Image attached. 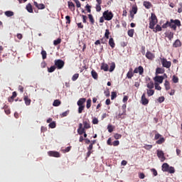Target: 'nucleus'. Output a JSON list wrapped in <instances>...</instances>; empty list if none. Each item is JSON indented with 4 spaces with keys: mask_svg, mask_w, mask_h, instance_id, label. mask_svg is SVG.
Listing matches in <instances>:
<instances>
[{
    "mask_svg": "<svg viewBox=\"0 0 182 182\" xmlns=\"http://www.w3.org/2000/svg\"><path fill=\"white\" fill-rule=\"evenodd\" d=\"M161 171H163L164 172H168L169 173L173 174L175 173V168H173V166H170L168 164L165 163L163 164V165L161 166Z\"/></svg>",
    "mask_w": 182,
    "mask_h": 182,
    "instance_id": "1",
    "label": "nucleus"
},
{
    "mask_svg": "<svg viewBox=\"0 0 182 182\" xmlns=\"http://www.w3.org/2000/svg\"><path fill=\"white\" fill-rule=\"evenodd\" d=\"M158 23V19L157 16L154 14H151V18H150V23L149 25V28L150 29H154L155 26Z\"/></svg>",
    "mask_w": 182,
    "mask_h": 182,
    "instance_id": "2",
    "label": "nucleus"
},
{
    "mask_svg": "<svg viewBox=\"0 0 182 182\" xmlns=\"http://www.w3.org/2000/svg\"><path fill=\"white\" fill-rule=\"evenodd\" d=\"M181 26V21L178 19H176V20L171 19V21H168V26L171 28H173V31H176V26L180 27Z\"/></svg>",
    "mask_w": 182,
    "mask_h": 182,
    "instance_id": "3",
    "label": "nucleus"
},
{
    "mask_svg": "<svg viewBox=\"0 0 182 182\" xmlns=\"http://www.w3.org/2000/svg\"><path fill=\"white\" fill-rule=\"evenodd\" d=\"M102 18H104L105 21H111L114 18V14L112 11L107 10L103 12Z\"/></svg>",
    "mask_w": 182,
    "mask_h": 182,
    "instance_id": "4",
    "label": "nucleus"
},
{
    "mask_svg": "<svg viewBox=\"0 0 182 182\" xmlns=\"http://www.w3.org/2000/svg\"><path fill=\"white\" fill-rule=\"evenodd\" d=\"M160 60H161V65H163L164 68L166 69H170L171 66V61H168L167 59H166L165 58H161Z\"/></svg>",
    "mask_w": 182,
    "mask_h": 182,
    "instance_id": "5",
    "label": "nucleus"
},
{
    "mask_svg": "<svg viewBox=\"0 0 182 182\" xmlns=\"http://www.w3.org/2000/svg\"><path fill=\"white\" fill-rule=\"evenodd\" d=\"M54 63H55V67H56L57 69H58V70L63 69L64 67V65H65V62L60 59L55 60Z\"/></svg>",
    "mask_w": 182,
    "mask_h": 182,
    "instance_id": "6",
    "label": "nucleus"
},
{
    "mask_svg": "<svg viewBox=\"0 0 182 182\" xmlns=\"http://www.w3.org/2000/svg\"><path fill=\"white\" fill-rule=\"evenodd\" d=\"M156 156H158V158L159 159V160H161V162H164L166 160L165 154L164 153L163 151L157 150Z\"/></svg>",
    "mask_w": 182,
    "mask_h": 182,
    "instance_id": "7",
    "label": "nucleus"
},
{
    "mask_svg": "<svg viewBox=\"0 0 182 182\" xmlns=\"http://www.w3.org/2000/svg\"><path fill=\"white\" fill-rule=\"evenodd\" d=\"M48 154L51 157L60 158V153L56 151H48Z\"/></svg>",
    "mask_w": 182,
    "mask_h": 182,
    "instance_id": "8",
    "label": "nucleus"
},
{
    "mask_svg": "<svg viewBox=\"0 0 182 182\" xmlns=\"http://www.w3.org/2000/svg\"><path fill=\"white\" fill-rule=\"evenodd\" d=\"M134 73L135 74H138L140 75H142L143 73H144V69L143 68L142 66H139L138 68H136L135 69H134Z\"/></svg>",
    "mask_w": 182,
    "mask_h": 182,
    "instance_id": "9",
    "label": "nucleus"
},
{
    "mask_svg": "<svg viewBox=\"0 0 182 182\" xmlns=\"http://www.w3.org/2000/svg\"><path fill=\"white\" fill-rule=\"evenodd\" d=\"M141 102L142 103L143 105H147L148 103H149V100H148L147 98H146V95L145 93H144L142 95V97H141Z\"/></svg>",
    "mask_w": 182,
    "mask_h": 182,
    "instance_id": "10",
    "label": "nucleus"
},
{
    "mask_svg": "<svg viewBox=\"0 0 182 182\" xmlns=\"http://www.w3.org/2000/svg\"><path fill=\"white\" fill-rule=\"evenodd\" d=\"M146 58L150 60H153L155 58V55L150 51H146Z\"/></svg>",
    "mask_w": 182,
    "mask_h": 182,
    "instance_id": "11",
    "label": "nucleus"
},
{
    "mask_svg": "<svg viewBox=\"0 0 182 182\" xmlns=\"http://www.w3.org/2000/svg\"><path fill=\"white\" fill-rule=\"evenodd\" d=\"M82 124L84 125V129H91V124L89 119L82 121Z\"/></svg>",
    "mask_w": 182,
    "mask_h": 182,
    "instance_id": "12",
    "label": "nucleus"
},
{
    "mask_svg": "<svg viewBox=\"0 0 182 182\" xmlns=\"http://www.w3.org/2000/svg\"><path fill=\"white\" fill-rule=\"evenodd\" d=\"M23 101L26 106H30L31 103V100L28 97V95H24Z\"/></svg>",
    "mask_w": 182,
    "mask_h": 182,
    "instance_id": "13",
    "label": "nucleus"
},
{
    "mask_svg": "<svg viewBox=\"0 0 182 182\" xmlns=\"http://www.w3.org/2000/svg\"><path fill=\"white\" fill-rule=\"evenodd\" d=\"M166 37L168 38L169 41H171V40L173 38V33L171 32L170 31H168L165 33Z\"/></svg>",
    "mask_w": 182,
    "mask_h": 182,
    "instance_id": "14",
    "label": "nucleus"
},
{
    "mask_svg": "<svg viewBox=\"0 0 182 182\" xmlns=\"http://www.w3.org/2000/svg\"><path fill=\"white\" fill-rule=\"evenodd\" d=\"M33 4L34 6H36V7L38 9V10H43L44 9H46V6L43 4H38L36 1H34Z\"/></svg>",
    "mask_w": 182,
    "mask_h": 182,
    "instance_id": "15",
    "label": "nucleus"
},
{
    "mask_svg": "<svg viewBox=\"0 0 182 182\" xmlns=\"http://www.w3.org/2000/svg\"><path fill=\"white\" fill-rule=\"evenodd\" d=\"M154 80H155V82H156L159 84H162L163 81H164V77L163 76H156L155 77H154Z\"/></svg>",
    "mask_w": 182,
    "mask_h": 182,
    "instance_id": "16",
    "label": "nucleus"
},
{
    "mask_svg": "<svg viewBox=\"0 0 182 182\" xmlns=\"http://www.w3.org/2000/svg\"><path fill=\"white\" fill-rule=\"evenodd\" d=\"M133 76H134V73L133 72V69L130 68L129 70L128 71L126 77L128 79L131 80L133 77Z\"/></svg>",
    "mask_w": 182,
    "mask_h": 182,
    "instance_id": "17",
    "label": "nucleus"
},
{
    "mask_svg": "<svg viewBox=\"0 0 182 182\" xmlns=\"http://www.w3.org/2000/svg\"><path fill=\"white\" fill-rule=\"evenodd\" d=\"M68 6L69 7V9L71 10L72 12H74L75 11V4L72 1H68Z\"/></svg>",
    "mask_w": 182,
    "mask_h": 182,
    "instance_id": "18",
    "label": "nucleus"
},
{
    "mask_svg": "<svg viewBox=\"0 0 182 182\" xmlns=\"http://www.w3.org/2000/svg\"><path fill=\"white\" fill-rule=\"evenodd\" d=\"M100 70L107 72L109 71V65L107 63H102V66L100 67Z\"/></svg>",
    "mask_w": 182,
    "mask_h": 182,
    "instance_id": "19",
    "label": "nucleus"
},
{
    "mask_svg": "<svg viewBox=\"0 0 182 182\" xmlns=\"http://www.w3.org/2000/svg\"><path fill=\"white\" fill-rule=\"evenodd\" d=\"M143 6H145L146 9H150L152 8V4H151L149 1H144Z\"/></svg>",
    "mask_w": 182,
    "mask_h": 182,
    "instance_id": "20",
    "label": "nucleus"
},
{
    "mask_svg": "<svg viewBox=\"0 0 182 182\" xmlns=\"http://www.w3.org/2000/svg\"><path fill=\"white\" fill-rule=\"evenodd\" d=\"M26 9L27 10V12H28L30 14H33V6H31V4L30 3H28V4L26 5Z\"/></svg>",
    "mask_w": 182,
    "mask_h": 182,
    "instance_id": "21",
    "label": "nucleus"
},
{
    "mask_svg": "<svg viewBox=\"0 0 182 182\" xmlns=\"http://www.w3.org/2000/svg\"><path fill=\"white\" fill-rule=\"evenodd\" d=\"M181 46V43L180 40H176V41H174L173 44V48H180Z\"/></svg>",
    "mask_w": 182,
    "mask_h": 182,
    "instance_id": "22",
    "label": "nucleus"
},
{
    "mask_svg": "<svg viewBox=\"0 0 182 182\" xmlns=\"http://www.w3.org/2000/svg\"><path fill=\"white\" fill-rule=\"evenodd\" d=\"M86 102V98H80L79 101H77V106H84V103Z\"/></svg>",
    "mask_w": 182,
    "mask_h": 182,
    "instance_id": "23",
    "label": "nucleus"
},
{
    "mask_svg": "<svg viewBox=\"0 0 182 182\" xmlns=\"http://www.w3.org/2000/svg\"><path fill=\"white\" fill-rule=\"evenodd\" d=\"M154 32L157 33V32H161L162 31V27L160 26V25H156V28L154 27V28H151Z\"/></svg>",
    "mask_w": 182,
    "mask_h": 182,
    "instance_id": "24",
    "label": "nucleus"
},
{
    "mask_svg": "<svg viewBox=\"0 0 182 182\" xmlns=\"http://www.w3.org/2000/svg\"><path fill=\"white\" fill-rule=\"evenodd\" d=\"M4 110V113H6V115H9L11 114V109L9 107L8 105H4L3 107Z\"/></svg>",
    "mask_w": 182,
    "mask_h": 182,
    "instance_id": "25",
    "label": "nucleus"
},
{
    "mask_svg": "<svg viewBox=\"0 0 182 182\" xmlns=\"http://www.w3.org/2000/svg\"><path fill=\"white\" fill-rule=\"evenodd\" d=\"M108 44L110 46L111 48H114L115 43L113 38H109V41H108Z\"/></svg>",
    "mask_w": 182,
    "mask_h": 182,
    "instance_id": "26",
    "label": "nucleus"
},
{
    "mask_svg": "<svg viewBox=\"0 0 182 182\" xmlns=\"http://www.w3.org/2000/svg\"><path fill=\"white\" fill-rule=\"evenodd\" d=\"M86 129H85V128L77 129V134L83 135V134H86Z\"/></svg>",
    "mask_w": 182,
    "mask_h": 182,
    "instance_id": "27",
    "label": "nucleus"
},
{
    "mask_svg": "<svg viewBox=\"0 0 182 182\" xmlns=\"http://www.w3.org/2000/svg\"><path fill=\"white\" fill-rule=\"evenodd\" d=\"M15 97H16V92H14L11 97L10 98H8L9 102L12 103L14 102V100L15 99Z\"/></svg>",
    "mask_w": 182,
    "mask_h": 182,
    "instance_id": "28",
    "label": "nucleus"
},
{
    "mask_svg": "<svg viewBox=\"0 0 182 182\" xmlns=\"http://www.w3.org/2000/svg\"><path fill=\"white\" fill-rule=\"evenodd\" d=\"M155 93L154 90L149 89L146 90V95H148L149 97L153 96Z\"/></svg>",
    "mask_w": 182,
    "mask_h": 182,
    "instance_id": "29",
    "label": "nucleus"
},
{
    "mask_svg": "<svg viewBox=\"0 0 182 182\" xmlns=\"http://www.w3.org/2000/svg\"><path fill=\"white\" fill-rule=\"evenodd\" d=\"M165 73V70L161 68H156V74H164Z\"/></svg>",
    "mask_w": 182,
    "mask_h": 182,
    "instance_id": "30",
    "label": "nucleus"
},
{
    "mask_svg": "<svg viewBox=\"0 0 182 182\" xmlns=\"http://www.w3.org/2000/svg\"><path fill=\"white\" fill-rule=\"evenodd\" d=\"M4 15L6 17H12L14 16V12L11 11H6V12H4Z\"/></svg>",
    "mask_w": 182,
    "mask_h": 182,
    "instance_id": "31",
    "label": "nucleus"
},
{
    "mask_svg": "<svg viewBox=\"0 0 182 182\" xmlns=\"http://www.w3.org/2000/svg\"><path fill=\"white\" fill-rule=\"evenodd\" d=\"M87 16L90 19V25H94L95 24V19H94V17L92 16V15L89 14V15H87Z\"/></svg>",
    "mask_w": 182,
    "mask_h": 182,
    "instance_id": "32",
    "label": "nucleus"
},
{
    "mask_svg": "<svg viewBox=\"0 0 182 182\" xmlns=\"http://www.w3.org/2000/svg\"><path fill=\"white\" fill-rule=\"evenodd\" d=\"M61 105V102L59 100H55L53 102V107H57Z\"/></svg>",
    "mask_w": 182,
    "mask_h": 182,
    "instance_id": "33",
    "label": "nucleus"
},
{
    "mask_svg": "<svg viewBox=\"0 0 182 182\" xmlns=\"http://www.w3.org/2000/svg\"><path fill=\"white\" fill-rule=\"evenodd\" d=\"M146 87L148 89L152 90L154 88V83L153 82H150L148 84H146Z\"/></svg>",
    "mask_w": 182,
    "mask_h": 182,
    "instance_id": "34",
    "label": "nucleus"
},
{
    "mask_svg": "<svg viewBox=\"0 0 182 182\" xmlns=\"http://www.w3.org/2000/svg\"><path fill=\"white\" fill-rule=\"evenodd\" d=\"M165 88L166 90H170L171 89L170 82L167 80L165 81Z\"/></svg>",
    "mask_w": 182,
    "mask_h": 182,
    "instance_id": "35",
    "label": "nucleus"
},
{
    "mask_svg": "<svg viewBox=\"0 0 182 182\" xmlns=\"http://www.w3.org/2000/svg\"><path fill=\"white\" fill-rule=\"evenodd\" d=\"M127 34L128 36H129L130 38H133V36L134 34V29L128 30Z\"/></svg>",
    "mask_w": 182,
    "mask_h": 182,
    "instance_id": "36",
    "label": "nucleus"
},
{
    "mask_svg": "<svg viewBox=\"0 0 182 182\" xmlns=\"http://www.w3.org/2000/svg\"><path fill=\"white\" fill-rule=\"evenodd\" d=\"M138 8L137 6H133L132 10L130 11V14H137Z\"/></svg>",
    "mask_w": 182,
    "mask_h": 182,
    "instance_id": "37",
    "label": "nucleus"
},
{
    "mask_svg": "<svg viewBox=\"0 0 182 182\" xmlns=\"http://www.w3.org/2000/svg\"><path fill=\"white\" fill-rule=\"evenodd\" d=\"M61 43V38H58L57 40H55L54 41H53V45L55 46H58V45H59V44H60Z\"/></svg>",
    "mask_w": 182,
    "mask_h": 182,
    "instance_id": "38",
    "label": "nucleus"
},
{
    "mask_svg": "<svg viewBox=\"0 0 182 182\" xmlns=\"http://www.w3.org/2000/svg\"><path fill=\"white\" fill-rule=\"evenodd\" d=\"M41 55H42V59H46V57L48 54L46 53V51L45 50H41Z\"/></svg>",
    "mask_w": 182,
    "mask_h": 182,
    "instance_id": "39",
    "label": "nucleus"
},
{
    "mask_svg": "<svg viewBox=\"0 0 182 182\" xmlns=\"http://www.w3.org/2000/svg\"><path fill=\"white\" fill-rule=\"evenodd\" d=\"M107 130H108V132L112 133V132H114V127H112V124H108L107 125Z\"/></svg>",
    "mask_w": 182,
    "mask_h": 182,
    "instance_id": "40",
    "label": "nucleus"
},
{
    "mask_svg": "<svg viewBox=\"0 0 182 182\" xmlns=\"http://www.w3.org/2000/svg\"><path fill=\"white\" fill-rule=\"evenodd\" d=\"M92 77L94 79L97 80V73L94 70H92Z\"/></svg>",
    "mask_w": 182,
    "mask_h": 182,
    "instance_id": "41",
    "label": "nucleus"
},
{
    "mask_svg": "<svg viewBox=\"0 0 182 182\" xmlns=\"http://www.w3.org/2000/svg\"><path fill=\"white\" fill-rule=\"evenodd\" d=\"M117 97V92H111V100H114Z\"/></svg>",
    "mask_w": 182,
    "mask_h": 182,
    "instance_id": "42",
    "label": "nucleus"
},
{
    "mask_svg": "<svg viewBox=\"0 0 182 182\" xmlns=\"http://www.w3.org/2000/svg\"><path fill=\"white\" fill-rule=\"evenodd\" d=\"M78 77H79V74L78 73L74 74V75H73V77H72L73 82L76 81L78 79Z\"/></svg>",
    "mask_w": 182,
    "mask_h": 182,
    "instance_id": "43",
    "label": "nucleus"
},
{
    "mask_svg": "<svg viewBox=\"0 0 182 182\" xmlns=\"http://www.w3.org/2000/svg\"><path fill=\"white\" fill-rule=\"evenodd\" d=\"M114 69H115V63H111L109 71L113 72L114 70Z\"/></svg>",
    "mask_w": 182,
    "mask_h": 182,
    "instance_id": "44",
    "label": "nucleus"
},
{
    "mask_svg": "<svg viewBox=\"0 0 182 182\" xmlns=\"http://www.w3.org/2000/svg\"><path fill=\"white\" fill-rule=\"evenodd\" d=\"M164 142H165V139L164 137L159 138L158 141H156V144H162Z\"/></svg>",
    "mask_w": 182,
    "mask_h": 182,
    "instance_id": "45",
    "label": "nucleus"
},
{
    "mask_svg": "<svg viewBox=\"0 0 182 182\" xmlns=\"http://www.w3.org/2000/svg\"><path fill=\"white\" fill-rule=\"evenodd\" d=\"M84 109H85V105H80V106H79V109H78V110H77V112H78L79 114H81L82 112H83Z\"/></svg>",
    "mask_w": 182,
    "mask_h": 182,
    "instance_id": "46",
    "label": "nucleus"
},
{
    "mask_svg": "<svg viewBox=\"0 0 182 182\" xmlns=\"http://www.w3.org/2000/svg\"><path fill=\"white\" fill-rule=\"evenodd\" d=\"M109 35H110L109 30V29L105 30V38L107 39H109Z\"/></svg>",
    "mask_w": 182,
    "mask_h": 182,
    "instance_id": "47",
    "label": "nucleus"
},
{
    "mask_svg": "<svg viewBox=\"0 0 182 182\" xmlns=\"http://www.w3.org/2000/svg\"><path fill=\"white\" fill-rule=\"evenodd\" d=\"M91 103H92L91 99H89L87 100V105H86L87 109H90L91 107Z\"/></svg>",
    "mask_w": 182,
    "mask_h": 182,
    "instance_id": "48",
    "label": "nucleus"
},
{
    "mask_svg": "<svg viewBox=\"0 0 182 182\" xmlns=\"http://www.w3.org/2000/svg\"><path fill=\"white\" fill-rule=\"evenodd\" d=\"M85 10H87V13L91 14V8L92 6L89 4H87V6H85Z\"/></svg>",
    "mask_w": 182,
    "mask_h": 182,
    "instance_id": "49",
    "label": "nucleus"
},
{
    "mask_svg": "<svg viewBox=\"0 0 182 182\" xmlns=\"http://www.w3.org/2000/svg\"><path fill=\"white\" fill-rule=\"evenodd\" d=\"M56 68H57V67H56L55 65H53V66L50 67V68H48V72H49V73H53V72H54V71L55 70Z\"/></svg>",
    "mask_w": 182,
    "mask_h": 182,
    "instance_id": "50",
    "label": "nucleus"
},
{
    "mask_svg": "<svg viewBox=\"0 0 182 182\" xmlns=\"http://www.w3.org/2000/svg\"><path fill=\"white\" fill-rule=\"evenodd\" d=\"M101 4H96L95 5V10L97 11V12H100V11L102 10V8L100 6Z\"/></svg>",
    "mask_w": 182,
    "mask_h": 182,
    "instance_id": "51",
    "label": "nucleus"
},
{
    "mask_svg": "<svg viewBox=\"0 0 182 182\" xmlns=\"http://www.w3.org/2000/svg\"><path fill=\"white\" fill-rule=\"evenodd\" d=\"M69 112H70L69 110H67V111L63 112L61 114V117H66L67 116H68Z\"/></svg>",
    "mask_w": 182,
    "mask_h": 182,
    "instance_id": "52",
    "label": "nucleus"
},
{
    "mask_svg": "<svg viewBox=\"0 0 182 182\" xmlns=\"http://www.w3.org/2000/svg\"><path fill=\"white\" fill-rule=\"evenodd\" d=\"M165 101V97H159L158 98L159 103H163Z\"/></svg>",
    "mask_w": 182,
    "mask_h": 182,
    "instance_id": "53",
    "label": "nucleus"
},
{
    "mask_svg": "<svg viewBox=\"0 0 182 182\" xmlns=\"http://www.w3.org/2000/svg\"><path fill=\"white\" fill-rule=\"evenodd\" d=\"M122 134H118V133H116L115 134H114V139H116V140H119V139H120L121 138H122Z\"/></svg>",
    "mask_w": 182,
    "mask_h": 182,
    "instance_id": "54",
    "label": "nucleus"
},
{
    "mask_svg": "<svg viewBox=\"0 0 182 182\" xmlns=\"http://www.w3.org/2000/svg\"><path fill=\"white\" fill-rule=\"evenodd\" d=\"M152 147H153L152 145L146 144L145 146H144V149H145L146 150L152 149Z\"/></svg>",
    "mask_w": 182,
    "mask_h": 182,
    "instance_id": "55",
    "label": "nucleus"
},
{
    "mask_svg": "<svg viewBox=\"0 0 182 182\" xmlns=\"http://www.w3.org/2000/svg\"><path fill=\"white\" fill-rule=\"evenodd\" d=\"M49 127L51 129H55L56 127V124L55 122H51L49 124Z\"/></svg>",
    "mask_w": 182,
    "mask_h": 182,
    "instance_id": "56",
    "label": "nucleus"
},
{
    "mask_svg": "<svg viewBox=\"0 0 182 182\" xmlns=\"http://www.w3.org/2000/svg\"><path fill=\"white\" fill-rule=\"evenodd\" d=\"M65 19H66V23L67 24H70V23H71L70 16H66Z\"/></svg>",
    "mask_w": 182,
    "mask_h": 182,
    "instance_id": "57",
    "label": "nucleus"
},
{
    "mask_svg": "<svg viewBox=\"0 0 182 182\" xmlns=\"http://www.w3.org/2000/svg\"><path fill=\"white\" fill-rule=\"evenodd\" d=\"M75 3V6L77 8H80L81 7V3H80L79 0H74Z\"/></svg>",
    "mask_w": 182,
    "mask_h": 182,
    "instance_id": "58",
    "label": "nucleus"
},
{
    "mask_svg": "<svg viewBox=\"0 0 182 182\" xmlns=\"http://www.w3.org/2000/svg\"><path fill=\"white\" fill-rule=\"evenodd\" d=\"M173 83H178V77L176 75L173 76Z\"/></svg>",
    "mask_w": 182,
    "mask_h": 182,
    "instance_id": "59",
    "label": "nucleus"
},
{
    "mask_svg": "<svg viewBox=\"0 0 182 182\" xmlns=\"http://www.w3.org/2000/svg\"><path fill=\"white\" fill-rule=\"evenodd\" d=\"M155 89L156 90H161L162 87L157 82H156L155 83Z\"/></svg>",
    "mask_w": 182,
    "mask_h": 182,
    "instance_id": "60",
    "label": "nucleus"
},
{
    "mask_svg": "<svg viewBox=\"0 0 182 182\" xmlns=\"http://www.w3.org/2000/svg\"><path fill=\"white\" fill-rule=\"evenodd\" d=\"M119 145V140H115L113 141V144H112V146H117Z\"/></svg>",
    "mask_w": 182,
    "mask_h": 182,
    "instance_id": "61",
    "label": "nucleus"
},
{
    "mask_svg": "<svg viewBox=\"0 0 182 182\" xmlns=\"http://www.w3.org/2000/svg\"><path fill=\"white\" fill-rule=\"evenodd\" d=\"M82 23H87V16L82 15Z\"/></svg>",
    "mask_w": 182,
    "mask_h": 182,
    "instance_id": "62",
    "label": "nucleus"
},
{
    "mask_svg": "<svg viewBox=\"0 0 182 182\" xmlns=\"http://www.w3.org/2000/svg\"><path fill=\"white\" fill-rule=\"evenodd\" d=\"M182 12V3H179V8L178 9V13L181 14Z\"/></svg>",
    "mask_w": 182,
    "mask_h": 182,
    "instance_id": "63",
    "label": "nucleus"
},
{
    "mask_svg": "<svg viewBox=\"0 0 182 182\" xmlns=\"http://www.w3.org/2000/svg\"><path fill=\"white\" fill-rule=\"evenodd\" d=\"M168 21H166V23H164L161 26L162 28H167L168 27Z\"/></svg>",
    "mask_w": 182,
    "mask_h": 182,
    "instance_id": "64",
    "label": "nucleus"
}]
</instances>
